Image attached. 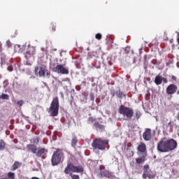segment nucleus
<instances>
[{
  "label": "nucleus",
  "instance_id": "a878e982",
  "mask_svg": "<svg viewBox=\"0 0 179 179\" xmlns=\"http://www.w3.org/2000/svg\"><path fill=\"white\" fill-rule=\"evenodd\" d=\"M70 177H71V179H80V176L79 175L73 174L72 173H69Z\"/></svg>",
  "mask_w": 179,
  "mask_h": 179
},
{
  "label": "nucleus",
  "instance_id": "49530a36",
  "mask_svg": "<svg viewBox=\"0 0 179 179\" xmlns=\"http://www.w3.org/2000/svg\"><path fill=\"white\" fill-rule=\"evenodd\" d=\"M0 48H2V43L0 42Z\"/></svg>",
  "mask_w": 179,
  "mask_h": 179
},
{
  "label": "nucleus",
  "instance_id": "a18cd8bd",
  "mask_svg": "<svg viewBox=\"0 0 179 179\" xmlns=\"http://www.w3.org/2000/svg\"><path fill=\"white\" fill-rule=\"evenodd\" d=\"M108 64H109L110 66H111V65H113V63H111V62H108Z\"/></svg>",
  "mask_w": 179,
  "mask_h": 179
},
{
  "label": "nucleus",
  "instance_id": "a19ab883",
  "mask_svg": "<svg viewBox=\"0 0 179 179\" xmlns=\"http://www.w3.org/2000/svg\"><path fill=\"white\" fill-rule=\"evenodd\" d=\"M50 72H46V76H48V78H50Z\"/></svg>",
  "mask_w": 179,
  "mask_h": 179
},
{
  "label": "nucleus",
  "instance_id": "f3484780",
  "mask_svg": "<svg viewBox=\"0 0 179 179\" xmlns=\"http://www.w3.org/2000/svg\"><path fill=\"white\" fill-rule=\"evenodd\" d=\"M154 82L157 86L160 85L162 83H163V76L160 75L156 76Z\"/></svg>",
  "mask_w": 179,
  "mask_h": 179
},
{
  "label": "nucleus",
  "instance_id": "7c9ffc66",
  "mask_svg": "<svg viewBox=\"0 0 179 179\" xmlns=\"http://www.w3.org/2000/svg\"><path fill=\"white\" fill-rule=\"evenodd\" d=\"M110 94H111L112 97H114V96H115V94H117V92H115V90H110Z\"/></svg>",
  "mask_w": 179,
  "mask_h": 179
},
{
  "label": "nucleus",
  "instance_id": "7ed1b4c3",
  "mask_svg": "<svg viewBox=\"0 0 179 179\" xmlns=\"http://www.w3.org/2000/svg\"><path fill=\"white\" fill-rule=\"evenodd\" d=\"M48 113H50L51 117H57L59 113V99L58 96L52 99Z\"/></svg>",
  "mask_w": 179,
  "mask_h": 179
},
{
  "label": "nucleus",
  "instance_id": "4c0bfd02",
  "mask_svg": "<svg viewBox=\"0 0 179 179\" xmlns=\"http://www.w3.org/2000/svg\"><path fill=\"white\" fill-rule=\"evenodd\" d=\"M38 142H39L38 138H34V143H38Z\"/></svg>",
  "mask_w": 179,
  "mask_h": 179
},
{
  "label": "nucleus",
  "instance_id": "aec40b11",
  "mask_svg": "<svg viewBox=\"0 0 179 179\" xmlns=\"http://www.w3.org/2000/svg\"><path fill=\"white\" fill-rule=\"evenodd\" d=\"M22 167V163L15 161L14 164L12 166V170L13 171H15V170H17V169Z\"/></svg>",
  "mask_w": 179,
  "mask_h": 179
},
{
  "label": "nucleus",
  "instance_id": "ddd939ff",
  "mask_svg": "<svg viewBox=\"0 0 179 179\" xmlns=\"http://www.w3.org/2000/svg\"><path fill=\"white\" fill-rule=\"evenodd\" d=\"M144 141H150L152 139V129H146L143 134Z\"/></svg>",
  "mask_w": 179,
  "mask_h": 179
},
{
  "label": "nucleus",
  "instance_id": "9b49d317",
  "mask_svg": "<svg viewBox=\"0 0 179 179\" xmlns=\"http://www.w3.org/2000/svg\"><path fill=\"white\" fill-rule=\"evenodd\" d=\"M178 90V86L176 84H170L166 89V93L168 95L176 94V92Z\"/></svg>",
  "mask_w": 179,
  "mask_h": 179
},
{
  "label": "nucleus",
  "instance_id": "f704fd0d",
  "mask_svg": "<svg viewBox=\"0 0 179 179\" xmlns=\"http://www.w3.org/2000/svg\"><path fill=\"white\" fill-rule=\"evenodd\" d=\"M8 71H9V72H12V71H13V66H10V65L8 66Z\"/></svg>",
  "mask_w": 179,
  "mask_h": 179
},
{
  "label": "nucleus",
  "instance_id": "4be33fe9",
  "mask_svg": "<svg viewBox=\"0 0 179 179\" xmlns=\"http://www.w3.org/2000/svg\"><path fill=\"white\" fill-rule=\"evenodd\" d=\"M116 96L119 97V99H122V97H125V94L121 90H119L116 92Z\"/></svg>",
  "mask_w": 179,
  "mask_h": 179
},
{
  "label": "nucleus",
  "instance_id": "58836bf2",
  "mask_svg": "<svg viewBox=\"0 0 179 179\" xmlns=\"http://www.w3.org/2000/svg\"><path fill=\"white\" fill-rule=\"evenodd\" d=\"M90 99L93 101V100H94V95H93V94H92L90 95Z\"/></svg>",
  "mask_w": 179,
  "mask_h": 179
},
{
  "label": "nucleus",
  "instance_id": "72a5a7b5",
  "mask_svg": "<svg viewBox=\"0 0 179 179\" xmlns=\"http://www.w3.org/2000/svg\"><path fill=\"white\" fill-rule=\"evenodd\" d=\"M6 44H7V45H8V48H10V47H12V42H10V41H6Z\"/></svg>",
  "mask_w": 179,
  "mask_h": 179
},
{
  "label": "nucleus",
  "instance_id": "cd10ccee",
  "mask_svg": "<svg viewBox=\"0 0 179 179\" xmlns=\"http://www.w3.org/2000/svg\"><path fill=\"white\" fill-rule=\"evenodd\" d=\"M163 127L165 129H170L171 128V122H169L168 124H163Z\"/></svg>",
  "mask_w": 179,
  "mask_h": 179
},
{
  "label": "nucleus",
  "instance_id": "39448f33",
  "mask_svg": "<svg viewBox=\"0 0 179 179\" xmlns=\"http://www.w3.org/2000/svg\"><path fill=\"white\" fill-rule=\"evenodd\" d=\"M119 113H120L124 118H129L131 120V118L134 117V109L132 108L121 105L119 107Z\"/></svg>",
  "mask_w": 179,
  "mask_h": 179
},
{
  "label": "nucleus",
  "instance_id": "f8f14e48",
  "mask_svg": "<svg viewBox=\"0 0 179 179\" xmlns=\"http://www.w3.org/2000/svg\"><path fill=\"white\" fill-rule=\"evenodd\" d=\"M110 176V171H108L107 169H106V167L104 166L101 165L99 167V173L98 176L100 178H103V177H108Z\"/></svg>",
  "mask_w": 179,
  "mask_h": 179
},
{
  "label": "nucleus",
  "instance_id": "6e6552de",
  "mask_svg": "<svg viewBox=\"0 0 179 179\" xmlns=\"http://www.w3.org/2000/svg\"><path fill=\"white\" fill-rule=\"evenodd\" d=\"M47 72V66L41 65L34 67V73L36 76H39V78H45V73Z\"/></svg>",
  "mask_w": 179,
  "mask_h": 179
},
{
  "label": "nucleus",
  "instance_id": "bb28decb",
  "mask_svg": "<svg viewBox=\"0 0 179 179\" xmlns=\"http://www.w3.org/2000/svg\"><path fill=\"white\" fill-rule=\"evenodd\" d=\"M8 178H10V179H15V177H16V176L15 175V173H13V172H9V173H8Z\"/></svg>",
  "mask_w": 179,
  "mask_h": 179
},
{
  "label": "nucleus",
  "instance_id": "e433bc0d",
  "mask_svg": "<svg viewBox=\"0 0 179 179\" xmlns=\"http://www.w3.org/2000/svg\"><path fill=\"white\" fill-rule=\"evenodd\" d=\"M171 79H172V80H174L175 82L177 81V77H176L175 76H172Z\"/></svg>",
  "mask_w": 179,
  "mask_h": 179
},
{
  "label": "nucleus",
  "instance_id": "c03bdc74",
  "mask_svg": "<svg viewBox=\"0 0 179 179\" xmlns=\"http://www.w3.org/2000/svg\"><path fill=\"white\" fill-rule=\"evenodd\" d=\"M17 47V48H20V45H16L15 48Z\"/></svg>",
  "mask_w": 179,
  "mask_h": 179
},
{
  "label": "nucleus",
  "instance_id": "dca6fc26",
  "mask_svg": "<svg viewBox=\"0 0 179 179\" xmlns=\"http://www.w3.org/2000/svg\"><path fill=\"white\" fill-rule=\"evenodd\" d=\"M146 156H148V153L143 154L142 157L136 158V163H137V164H143V163L146 162Z\"/></svg>",
  "mask_w": 179,
  "mask_h": 179
},
{
  "label": "nucleus",
  "instance_id": "2eb2a0df",
  "mask_svg": "<svg viewBox=\"0 0 179 179\" xmlns=\"http://www.w3.org/2000/svg\"><path fill=\"white\" fill-rule=\"evenodd\" d=\"M46 153H48V150L47 149L39 148L38 150H36V155L37 157H41L43 155H46Z\"/></svg>",
  "mask_w": 179,
  "mask_h": 179
},
{
  "label": "nucleus",
  "instance_id": "473e14b6",
  "mask_svg": "<svg viewBox=\"0 0 179 179\" xmlns=\"http://www.w3.org/2000/svg\"><path fill=\"white\" fill-rule=\"evenodd\" d=\"M23 100H20L17 102V104H18V106H20V107H22V106H23Z\"/></svg>",
  "mask_w": 179,
  "mask_h": 179
},
{
  "label": "nucleus",
  "instance_id": "c756f323",
  "mask_svg": "<svg viewBox=\"0 0 179 179\" xmlns=\"http://www.w3.org/2000/svg\"><path fill=\"white\" fill-rule=\"evenodd\" d=\"M51 28H52V31H55V29H57V24L52 23Z\"/></svg>",
  "mask_w": 179,
  "mask_h": 179
},
{
  "label": "nucleus",
  "instance_id": "37998d69",
  "mask_svg": "<svg viewBox=\"0 0 179 179\" xmlns=\"http://www.w3.org/2000/svg\"><path fill=\"white\" fill-rule=\"evenodd\" d=\"M31 179H40V178L38 177H32Z\"/></svg>",
  "mask_w": 179,
  "mask_h": 179
},
{
  "label": "nucleus",
  "instance_id": "2f4dec72",
  "mask_svg": "<svg viewBox=\"0 0 179 179\" xmlns=\"http://www.w3.org/2000/svg\"><path fill=\"white\" fill-rule=\"evenodd\" d=\"M88 121H89V122H94L96 121V118H94L93 117H90L88 118Z\"/></svg>",
  "mask_w": 179,
  "mask_h": 179
},
{
  "label": "nucleus",
  "instance_id": "20e7f679",
  "mask_svg": "<svg viewBox=\"0 0 179 179\" xmlns=\"http://www.w3.org/2000/svg\"><path fill=\"white\" fill-rule=\"evenodd\" d=\"M85 169L82 166H75L73 164L69 162L67 164L66 167L64 169L65 174H71L70 173H83Z\"/></svg>",
  "mask_w": 179,
  "mask_h": 179
},
{
  "label": "nucleus",
  "instance_id": "de8ad7c7",
  "mask_svg": "<svg viewBox=\"0 0 179 179\" xmlns=\"http://www.w3.org/2000/svg\"><path fill=\"white\" fill-rule=\"evenodd\" d=\"M24 179H30V178H29L27 177V178H24Z\"/></svg>",
  "mask_w": 179,
  "mask_h": 179
},
{
  "label": "nucleus",
  "instance_id": "3c124183",
  "mask_svg": "<svg viewBox=\"0 0 179 179\" xmlns=\"http://www.w3.org/2000/svg\"><path fill=\"white\" fill-rule=\"evenodd\" d=\"M71 105H72V102L71 103Z\"/></svg>",
  "mask_w": 179,
  "mask_h": 179
},
{
  "label": "nucleus",
  "instance_id": "0eeeda50",
  "mask_svg": "<svg viewBox=\"0 0 179 179\" xmlns=\"http://www.w3.org/2000/svg\"><path fill=\"white\" fill-rule=\"evenodd\" d=\"M156 174L150 170V167L148 164L144 165L143 166V173L142 175V178L143 179L149 178L153 179L155 178Z\"/></svg>",
  "mask_w": 179,
  "mask_h": 179
},
{
  "label": "nucleus",
  "instance_id": "4468645a",
  "mask_svg": "<svg viewBox=\"0 0 179 179\" xmlns=\"http://www.w3.org/2000/svg\"><path fill=\"white\" fill-rule=\"evenodd\" d=\"M27 152L36 154L37 153V145L34 144H28L27 145Z\"/></svg>",
  "mask_w": 179,
  "mask_h": 179
},
{
  "label": "nucleus",
  "instance_id": "f03ea898",
  "mask_svg": "<svg viewBox=\"0 0 179 179\" xmlns=\"http://www.w3.org/2000/svg\"><path fill=\"white\" fill-rule=\"evenodd\" d=\"M64 159H65V155L64 154V152H62V150L57 148L52 155V159H51L52 166H58L59 163H61L62 162H64Z\"/></svg>",
  "mask_w": 179,
  "mask_h": 179
},
{
  "label": "nucleus",
  "instance_id": "1a4fd4ad",
  "mask_svg": "<svg viewBox=\"0 0 179 179\" xmlns=\"http://www.w3.org/2000/svg\"><path fill=\"white\" fill-rule=\"evenodd\" d=\"M55 72L61 73L62 75H69V69L65 67L64 64H59L55 68Z\"/></svg>",
  "mask_w": 179,
  "mask_h": 179
},
{
  "label": "nucleus",
  "instance_id": "79ce46f5",
  "mask_svg": "<svg viewBox=\"0 0 179 179\" xmlns=\"http://www.w3.org/2000/svg\"><path fill=\"white\" fill-rule=\"evenodd\" d=\"M176 119L178 120V121H179V113H178V115L176 116Z\"/></svg>",
  "mask_w": 179,
  "mask_h": 179
},
{
  "label": "nucleus",
  "instance_id": "09e8293b",
  "mask_svg": "<svg viewBox=\"0 0 179 179\" xmlns=\"http://www.w3.org/2000/svg\"><path fill=\"white\" fill-rule=\"evenodd\" d=\"M19 52H22V50H19Z\"/></svg>",
  "mask_w": 179,
  "mask_h": 179
},
{
  "label": "nucleus",
  "instance_id": "423d86ee",
  "mask_svg": "<svg viewBox=\"0 0 179 179\" xmlns=\"http://www.w3.org/2000/svg\"><path fill=\"white\" fill-rule=\"evenodd\" d=\"M107 145H108V140L95 138L92 143V147L94 149H98L99 150H104Z\"/></svg>",
  "mask_w": 179,
  "mask_h": 179
},
{
  "label": "nucleus",
  "instance_id": "b1692460",
  "mask_svg": "<svg viewBox=\"0 0 179 179\" xmlns=\"http://www.w3.org/2000/svg\"><path fill=\"white\" fill-rule=\"evenodd\" d=\"M6 146V143L3 140L0 141V151L5 150V147Z\"/></svg>",
  "mask_w": 179,
  "mask_h": 179
},
{
  "label": "nucleus",
  "instance_id": "c85d7f7f",
  "mask_svg": "<svg viewBox=\"0 0 179 179\" xmlns=\"http://www.w3.org/2000/svg\"><path fill=\"white\" fill-rule=\"evenodd\" d=\"M95 38H96V40H101V38H103V36L101 34L98 33L95 35Z\"/></svg>",
  "mask_w": 179,
  "mask_h": 179
},
{
  "label": "nucleus",
  "instance_id": "f257e3e1",
  "mask_svg": "<svg viewBox=\"0 0 179 179\" xmlns=\"http://www.w3.org/2000/svg\"><path fill=\"white\" fill-rule=\"evenodd\" d=\"M178 145V143H177V141L173 138L169 140L164 138L158 143L157 149L158 152L166 153L177 149Z\"/></svg>",
  "mask_w": 179,
  "mask_h": 179
},
{
  "label": "nucleus",
  "instance_id": "6ab92c4d",
  "mask_svg": "<svg viewBox=\"0 0 179 179\" xmlns=\"http://www.w3.org/2000/svg\"><path fill=\"white\" fill-rule=\"evenodd\" d=\"M94 127L96 128V129L98 131H104V129L106 127L103 124H101L99 123V122H95L94 123Z\"/></svg>",
  "mask_w": 179,
  "mask_h": 179
},
{
  "label": "nucleus",
  "instance_id": "393cba45",
  "mask_svg": "<svg viewBox=\"0 0 179 179\" xmlns=\"http://www.w3.org/2000/svg\"><path fill=\"white\" fill-rule=\"evenodd\" d=\"M0 99H1V100H9V95L3 93L1 95H0Z\"/></svg>",
  "mask_w": 179,
  "mask_h": 179
},
{
  "label": "nucleus",
  "instance_id": "9d476101",
  "mask_svg": "<svg viewBox=\"0 0 179 179\" xmlns=\"http://www.w3.org/2000/svg\"><path fill=\"white\" fill-rule=\"evenodd\" d=\"M24 54L26 59L34 58V55H36V48L33 46H28L27 51Z\"/></svg>",
  "mask_w": 179,
  "mask_h": 179
},
{
  "label": "nucleus",
  "instance_id": "ea45409f",
  "mask_svg": "<svg viewBox=\"0 0 179 179\" xmlns=\"http://www.w3.org/2000/svg\"><path fill=\"white\" fill-rule=\"evenodd\" d=\"M125 51H127V54H128V52H129V48H126Z\"/></svg>",
  "mask_w": 179,
  "mask_h": 179
},
{
  "label": "nucleus",
  "instance_id": "8fccbe9b",
  "mask_svg": "<svg viewBox=\"0 0 179 179\" xmlns=\"http://www.w3.org/2000/svg\"><path fill=\"white\" fill-rule=\"evenodd\" d=\"M134 63L135 64V59H134Z\"/></svg>",
  "mask_w": 179,
  "mask_h": 179
},
{
  "label": "nucleus",
  "instance_id": "c9c22d12",
  "mask_svg": "<svg viewBox=\"0 0 179 179\" xmlns=\"http://www.w3.org/2000/svg\"><path fill=\"white\" fill-rule=\"evenodd\" d=\"M162 82H164V83H169V80H167V78L162 77Z\"/></svg>",
  "mask_w": 179,
  "mask_h": 179
},
{
  "label": "nucleus",
  "instance_id": "a211bd4d",
  "mask_svg": "<svg viewBox=\"0 0 179 179\" xmlns=\"http://www.w3.org/2000/svg\"><path fill=\"white\" fill-rule=\"evenodd\" d=\"M138 152H141V153H144L145 155L146 152V145L143 143H141L140 145H138L137 148Z\"/></svg>",
  "mask_w": 179,
  "mask_h": 179
},
{
  "label": "nucleus",
  "instance_id": "412c9836",
  "mask_svg": "<svg viewBox=\"0 0 179 179\" xmlns=\"http://www.w3.org/2000/svg\"><path fill=\"white\" fill-rule=\"evenodd\" d=\"M78 137L76 136H73L71 139V146L72 148H76V145H78Z\"/></svg>",
  "mask_w": 179,
  "mask_h": 179
},
{
  "label": "nucleus",
  "instance_id": "5701e85b",
  "mask_svg": "<svg viewBox=\"0 0 179 179\" xmlns=\"http://www.w3.org/2000/svg\"><path fill=\"white\" fill-rule=\"evenodd\" d=\"M141 116H142V113H141V111L136 110L134 120H138L141 118Z\"/></svg>",
  "mask_w": 179,
  "mask_h": 179
}]
</instances>
